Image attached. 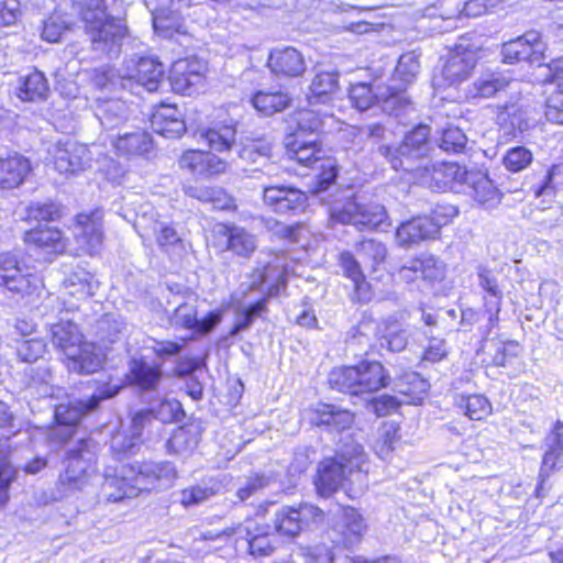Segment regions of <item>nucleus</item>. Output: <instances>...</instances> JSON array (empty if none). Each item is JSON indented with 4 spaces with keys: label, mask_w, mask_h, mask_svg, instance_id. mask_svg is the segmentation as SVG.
Here are the masks:
<instances>
[{
    "label": "nucleus",
    "mask_w": 563,
    "mask_h": 563,
    "mask_svg": "<svg viewBox=\"0 0 563 563\" xmlns=\"http://www.w3.org/2000/svg\"><path fill=\"white\" fill-rule=\"evenodd\" d=\"M91 51L97 57H119L129 35L123 0H88L80 10Z\"/></svg>",
    "instance_id": "nucleus-1"
},
{
    "label": "nucleus",
    "mask_w": 563,
    "mask_h": 563,
    "mask_svg": "<svg viewBox=\"0 0 563 563\" xmlns=\"http://www.w3.org/2000/svg\"><path fill=\"white\" fill-rule=\"evenodd\" d=\"M121 388L119 385L103 384L98 386L87 397L74 398L60 404L54 402V398L56 393H62V388L55 387L52 383L42 384L32 389V391H29V394L40 399L48 400V406L53 409L54 417L49 440L53 444H63L75 435L78 424L85 415L97 410L101 401L115 397Z\"/></svg>",
    "instance_id": "nucleus-2"
},
{
    "label": "nucleus",
    "mask_w": 563,
    "mask_h": 563,
    "mask_svg": "<svg viewBox=\"0 0 563 563\" xmlns=\"http://www.w3.org/2000/svg\"><path fill=\"white\" fill-rule=\"evenodd\" d=\"M111 467L103 475L102 494L108 501L133 498L143 490L167 487L176 478L175 465L168 461L144 462Z\"/></svg>",
    "instance_id": "nucleus-3"
},
{
    "label": "nucleus",
    "mask_w": 563,
    "mask_h": 563,
    "mask_svg": "<svg viewBox=\"0 0 563 563\" xmlns=\"http://www.w3.org/2000/svg\"><path fill=\"white\" fill-rule=\"evenodd\" d=\"M287 286V269L278 263H268L263 268H255L250 275V283L242 284L240 289L245 295L249 290H257L262 297L249 305L238 301L235 305V321L230 335L235 336L247 331L256 318L267 309V301L280 295Z\"/></svg>",
    "instance_id": "nucleus-4"
},
{
    "label": "nucleus",
    "mask_w": 563,
    "mask_h": 563,
    "mask_svg": "<svg viewBox=\"0 0 563 563\" xmlns=\"http://www.w3.org/2000/svg\"><path fill=\"white\" fill-rule=\"evenodd\" d=\"M366 462L364 448L353 438L341 440L333 456L321 460L313 476L319 498L329 499L349 481L354 472H361Z\"/></svg>",
    "instance_id": "nucleus-5"
},
{
    "label": "nucleus",
    "mask_w": 563,
    "mask_h": 563,
    "mask_svg": "<svg viewBox=\"0 0 563 563\" xmlns=\"http://www.w3.org/2000/svg\"><path fill=\"white\" fill-rule=\"evenodd\" d=\"M0 288L23 306L34 305L44 292L40 273L12 253L0 254Z\"/></svg>",
    "instance_id": "nucleus-6"
},
{
    "label": "nucleus",
    "mask_w": 563,
    "mask_h": 563,
    "mask_svg": "<svg viewBox=\"0 0 563 563\" xmlns=\"http://www.w3.org/2000/svg\"><path fill=\"white\" fill-rule=\"evenodd\" d=\"M52 343L69 360V368L79 374L97 372L103 362L100 350L84 340L78 325L71 321H62L51 329Z\"/></svg>",
    "instance_id": "nucleus-7"
},
{
    "label": "nucleus",
    "mask_w": 563,
    "mask_h": 563,
    "mask_svg": "<svg viewBox=\"0 0 563 563\" xmlns=\"http://www.w3.org/2000/svg\"><path fill=\"white\" fill-rule=\"evenodd\" d=\"M431 129L420 123L404 136L398 146L379 145L377 153L384 157L395 170L411 172L415 163L426 157L431 150Z\"/></svg>",
    "instance_id": "nucleus-8"
},
{
    "label": "nucleus",
    "mask_w": 563,
    "mask_h": 563,
    "mask_svg": "<svg viewBox=\"0 0 563 563\" xmlns=\"http://www.w3.org/2000/svg\"><path fill=\"white\" fill-rule=\"evenodd\" d=\"M98 443L88 438L79 439L66 451L65 471L59 482L70 490H82L97 472Z\"/></svg>",
    "instance_id": "nucleus-9"
},
{
    "label": "nucleus",
    "mask_w": 563,
    "mask_h": 563,
    "mask_svg": "<svg viewBox=\"0 0 563 563\" xmlns=\"http://www.w3.org/2000/svg\"><path fill=\"white\" fill-rule=\"evenodd\" d=\"M329 220L333 225H353L358 231H386L391 225L384 206L378 203H360L355 200H346L341 205L331 207Z\"/></svg>",
    "instance_id": "nucleus-10"
},
{
    "label": "nucleus",
    "mask_w": 563,
    "mask_h": 563,
    "mask_svg": "<svg viewBox=\"0 0 563 563\" xmlns=\"http://www.w3.org/2000/svg\"><path fill=\"white\" fill-rule=\"evenodd\" d=\"M324 511L310 503L282 506L274 515V530L283 537L294 539L301 532L321 526Z\"/></svg>",
    "instance_id": "nucleus-11"
},
{
    "label": "nucleus",
    "mask_w": 563,
    "mask_h": 563,
    "mask_svg": "<svg viewBox=\"0 0 563 563\" xmlns=\"http://www.w3.org/2000/svg\"><path fill=\"white\" fill-rule=\"evenodd\" d=\"M457 214L453 206L445 208V213L439 209L433 211V217L419 216L402 222L396 231V240L400 246L410 247L422 241L434 239L442 225L446 224L449 217Z\"/></svg>",
    "instance_id": "nucleus-12"
},
{
    "label": "nucleus",
    "mask_w": 563,
    "mask_h": 563,
    "mask_svg": "<svg viewBox=\"0 0 563 563\" xmlns=\"http://www.w3.org/2000/svg\"><path fill=\"white\" fill-rule=\"evenodd\" d=\"M225 533L235 536L236 540L245 541L247 552L253 558L269 556L278 547L276 532L264 521L249 519Z\"/></svg>",
    "instance_id": "nucleus-13"
},
{
    "label": "nucleus",
    "mask_w": 563,
    "mask_h": 563,
    "mask_svg": "<svg viewBox=\"0 0 563 563\" xmlns=\"http://www.w3.org/2000/svg\"><path fill=\"white\" fill-rule=\"evenodd\" d=\"M547 44L539 31L530 30L501 45L500 56L505 64L528 62L542 65L545 60Z\"/></svg>",
    "instance_id": "nucleus-14"
},
{
    "label": "nucleus",
    "mask_w": 563,
    "mask_h": 563,
    "mask_svg": "<svg viewBox=\"0 0 563 563\" xmlns=\"http://www.w3.org/2000/svg\"><path fill=\"white\" fill-rule=\"evenodd\" d=\"M206 70L207 64L198 58L176 60L168 76L172 89L180 95L195 93L205 81Z\"/></svg>",
    "instance_id": "nucleus-15"
},
{
    "label": "nucleus",
    "mask_w": 563,
    "mask_h": 563,
    "mask_svg": "<svg viewBox=\"0 0 563 563\" xmlns=\"http://www.w3.org/2000/svg\"><path fill=\"white\" fill-rule=\"evenodd\" d=\"M264 203L280 214H298L308 205V197L302 190L287 185L263 186Z\"/></svg>",
    "instance_id": "nucleus-16"
},
{
    "label": "nucleus",
    "mask_w": 563,
    "mask_h": 563,
    "mask_svg": "<svg viewBox=\"0 0 563 563\" xmlns=\"http://www.w3.org/2000/svg\"><path fill=\"white\" fill-rule=\"evenodd\" d=\"M125 71L129 87L135 81L150 92L158 90L165 76L164 65L153 56H135L125 60Z\"/></svg>",
    "instance_id": "nucleus-17"
},
{
    "label": "nucleus",
    "mask_w": 563,
    "mask_h": 563,
    "mask_svg": "<svg viewBox=\"0 0 563 563\" xmlns=\"http://www.w3.org/2000/svg\"><path fill=\"white\" fill-rule=\"evenodd\" d=\"M54 167L59 174L70 175L85 170L92 161L87 145L73 140L59 141L53 152Z\"/></svg>",
    "instance_id": "nucleus-18"
},
{
    "label": "nucleus",
    "mask_w": 563,
    "mask_h": 563,
    "mask_svg": "<svg viewBox=\"0 0 563 563\" xmlns=\"http://www.w3.org/2000/svg\"><path fill=\"white\" fill-rule=\"evenodd\" d=\"M273 147V139L267 135L246 137L238 144V156L247 165L261 166L253 168V172L269 175L275 169L272 163Z\"/></svg>",
    "instance_id": "nucleus-19"
},
{
    "label": "nucleus",
    "mask_w": 563,
    "mask_h": 563,
    "mask_svg": "<svg viewBox=\"0 0 563 563\" xmlns=\"http://www.w3.org/2000/svg\"><path fill=\"white\" fill-rule=\"evenodd\" d=\"M471 170L456 163L441 162L432 165L429 186L433 191L463 192Z\"/></svg>",
    "instance_id": "nucleus-20"
},
{
    "label": "nucleus",
    "mask_w": 563,
    "mask_h": 563,
    "mask_svg": "<svg viewBox=\"0 0 563 563\" xmlns=\"http://www.w3.org/2000/svg\"><path fill=\"white\" fill-rule=\"evenodd\" d=\"M477 280L479 288L485 292L484 312L489 327H495L499 319L504 291L498 282V274L483 265L477 267Z\"/></svg>",
    "instance_id": "nucleus-21"
},
{
    "label": "nucleus",
    "mask_w": 563,
    "mask_h": 563,
    "mask_svg": "<svg viewBox=\"0 0 563 563\" xmlns=\"http://www.w3.org/2000/svg\"><path fill=\"white\" fill-rule=\"evenodd\" d=\"M126 378L140 391H154L163 379L162 365L145 356H133L128 363Z\"/></svg>",
    "instance_id": "nucleus-22"
},
{
    "label": "nucleus",
    "mask_w": 563,
    "mask_h": 563,
    "mask_svg": "<svg viewBox=\"0 0 563 563\" xmlns=\"http://www.w3.org/2000/svg\"><path fill=\"white\" fill-rule=\"evenodd\" d=\"M365 530L362 515L353 507H345L332 529L333 542L351 549L361 542Z\"/></svg>",
    "instance_id": "nucleus-23"
},
{
    "label": "nucleus",
    "mask_w": 563,
    "mask_h": 563,
    "mask_svg": "<svg viewBox=\"0 0 563 563\" xmlns=\"http://www.w3.org/2000/svg\"><path fill=\"white\" fill-rule=\"evenodd\" d=\"M102 218L101 209H93L89 212H81L76 216L74 234L77 242L92 253L102 244Z\"/></svg>",
    "instance_id": "nucleus-24"
},
{
    "label": "nucleus",
    "mask_w": 563,
    "mask_h": 563,
    "mask_svg": "<svg viewBox=\"0 0 563 563\" xmlns=\"http://www.w3.org/2000/svg\"><path fill=\"white\" fill-rule=\"evenodd\" d=\"M267 66L278 78H296L306 71L302 54L292 46L271 51Z\"/></svg>",
    "instance_id": "nucleus-25"
},
{
    "label": "nucleus",
    "mask_w": 563,
    "mask_h": 563,
    "mask_svg": "<svg viewBox=\"0 0 563 563\" xmlns=\"http://www.w3.org/2000/svg\"><path fill=\"white\" fill-rule=\"evenodd\" d=\"M354 413L334 404L320 402L313 409L312 423L329 433H341L352 427Z\"/></svg>",
    "instance_id": "nucleus-26"
},
{
    "label": "nucleus",
    "mask_w": 563,
    "mask_h": 563,
    "mask_svg": "<svg viewBox=\"0 0 563 563\" xmlns=\"http://www.w3.org/2000/svg\"><path fill=\"white\" fill-rule=\"evenodd\" d=\"M238 122L232 119L213 122L211 126L198 131V141L216 152L230 151L235 142Z\"/></svg>",
    "instance_id": "nucleus-27"
},
{
    "label": "nucleus",
    "mask_w": 563,
    "mask_h": 563,
    "mask_svg": "<svg viewBox=\"0 0 563 563\" xmlns=\"http://www.w3.org/2000/svg\"><path fill=\"white\" fill-rule=\"evenodd\" d=\"M153 131L167 139L180 137L186 132L181 111L175 104L162 103L151 117Z\"/></svg>",
    "instance_id": "nucleus-28"
},
{
    "label": "nucleus",
    "mask_w": 563,
    "mask_h": 563,
    "mask_svg": "<svg viewBox=\"0 0 563 563\" xmlns=\"http://www.w3.org/2000/svg\"><path fill=\"white\" fill-rule=\"evenodd\" d=\"M463 194L473 197L475 201L487 208L498 205L501 199L499 189L487 173L477 169L471 170Z\"/></svg>",
    "instance_id": "nucleus-29"
},
{
    "label": "nucleus",
    "mask_w": 563,
    "mask_h": 563,
    "mask_svg": "<svg viewBox=\"0 0 563 563\" xmlns=\"http://www.w3.org/2000/svg\"><path fill=\"white\" fill-rule=\"evenodd\" d=\"M361 395H371L386 388L391 380L389 371L378 361L364 360L356 364Z\"/></svg>",
    "instance_id": "nucleus-30"
},
{
    "label": "nucleus",
    "mask_w": 563,
    "mask_h": 563,
    "mask_svg": "<svg viewBox=\"0 0 563 563\" xmlns=\"http://www.w3.org/2000/svg\"><path fill=\"white\" fill-rule=\"evenodd\" d=\"M286 155L289 159L312 168L325 157L318 137L299 139L298 135L294 140L288 137Z\"/></svg>",
    "instance_id": "nucleus-31"
},
{
    "label": "nucleus",
    "mask_w": 563,
    "mask_h": 563,
    "mask_svg": "<svg viewBox=\"0 0 563 563\" xmlns=\"http://www.w3.org/2000/svg\"><path fill=\"white\" fill-rule=\"evenodd\" d=\"M49 92L48 81L44 73L33 69L18 79L16 97L24 102H41L46 100Z\"/></svg>",
    "instance_id": "nucleus-32"
},
{
    "label": "nucleus",
    "mask_w": 563,
    "mask_h": 563,
    "mask_svg": "<svg viewBox=\"0 0 563 563\" xmlns=\"http://www.w3.org/2000/svg\"><path fill=\"white\" fill-rule=\"evenodd\" d=\"M510 80L500 71H486L475 78L466 88V96L471 99H487L504 91Z\"/></svg>",
    "instance_id": "nucleus-33"
},
{
    "label": "nucleus",
    "mask_w": 563,
    "mask_h": 563,
    "mask_svg": "<svg viewBox=\"0 0 563 563\" xmlns=\"http://www.w3.org/2000/svg\"><path fill=\"white\" fill-rule=\"evenodd\" d=\"M117 154L120 156H147L154 150L152 135L144 130L119 135L113 141Z\"/></svg>",
    "instance_id": "nucleus-34"
},
{
    "label": "nucleus",
    "mask_w": 563,
    "mask_h": 563,
    "mask_svg": "<svg viewBox=\"0 0 563 563\" xmlns=\"http://www.w3.org/2000/svg\"><path fill=\"white\" fill-rule=\"evenodd\" d=\"M219 234L225 236L227 250L243 260L251 258L257 247L256 238L244 228L225 224Z\"/></svg>",
    "instance_id": "nucleus-35"
},
{
    "label": "nucleus",
    "mask_w": 563,
    "mask_h": 563,
    "mask_svg": "<svg viewBox=\"0 0 563 563\" xmlns=\"http://www.w3.org/2000/svg\"><path fill=\"white\" fill-rule=\"evenodd\" d=\"M24 241L26 244L33 245L49 254L63 253L66 246L62 231L49 225H38L26 231Z\"/></svg>",
    "instance_id": "nucleus-36"
},
{
    "label": "nucleus",
    "mask_w": 563,
    "mask_h": 563,
    "mask_svg": "<svg viewBox=\"0 0 563 563\" xmlns=\"http://www.w3.org/2000/svg\"><path fill=\"white\" fill-rule=\"evenodd\" d=\"M183 191L186 197L196 199L202 203H209L213 209L229 210L233 207V199L220 187L205 186L200 184H185Z\"/></svg>",
    "instance_id": "nucleus-37"
},
{
    "label": "nucleus",
    "mask_w": 563,
    "mask_h": 563,
    "mask_svg": "<svg viewBox=\"0 0 563 563\" xmlns=\"http://www.w3.org/2000/svg\"><path fill=\"white\" fill-rule=\"evenodd\" d=\"M30 170L29 159L18 153L4 158L0 157V187L4 189L18 187Z\"/></svg>",
    "instance_id": "nucleus-38"
},
{
    "label": "nucleus",
    "mask_w": 563,
    "mask_h": 563,
    "mask_svg": "<svg viewBox=\"0 0 563 563\" xmlns=\"http://www.w3.org/2000/svg\"><path fill=\"white\" fill-rule=\"evenodd\" d=\"M338 71H320L313 77L307 93L310 106L327 104L339 88Z\"/></svg>",
    "instance_id": "nucleus-39"
},
{
    "label": "nucleus",
    "mask_w": 563,
    "mask_h": 563,
    "mask_svg": "<svg viewBox=\"0 0 563 563\" xmlns=\"http://www.w3.org/2000/svg\"><path fill=\"white\" fill-rule=\"evenodd\" d=\"M251 103L258 113L269 117L289 108L291 97L282 90H258L253 93Z\"/></svg>",
    "instance_id": "nucleus-40"
},
{
    "label": "nucleus",
    "mask_w": 563,
    "mask_h": 563,
    "mask_svg": "<svg viewBox=\"0 0 563 563\" xmlns=\"http://www.w3.org/2000/svg\"><path fill=\"white\" fill-rule=\"evenodd\" d=\"M476 65L472 53L451 54L442 68V78L446 85L453 86L465 80Z\"/></svg>",
    "instance_id": "nucleus-41"
},
{
    "label": "nucleus",
    "mask_w": 563,
    "mask_h": 563,
    "mask_svg": "<svg viewBox=\"0 0 563 563\" xmlns=\"http://www.w3.org/2000/svg\"><path fill=\"white\" fill-rule=\"evenodd\" d=\"M96 118L106 130H112L123 124L129 118V108L121 99H110L97 104Z\"/></svg>",
    "instance_id": "nucleus-42"
},
{
    "label": "nucleus",
    "mask_w": 563,
    "mask_h": 563,
    "mask_svg": "<svg viewBox=\"0 0 563 563\" xmlns=\"http://www.w3.org/2000/svg\"><path fill=\"white\" fill-rule=\"evenodd\" d=\"M497 124L506 135L516 136L517 133L527 131L530 126L527 111L517 103L506 104L497 113Z\"/></svg>",
    "instance_id": "nucleus-43"
},
{
    "label": "nucleus",
    "mask_w": 563,
    "mask_h": 563,
    "mask_svg": "<svg viewBox=\"0 0 563 563\" xmlns=\"http://www.w3.org/2000/svg\"><path fill=\"white\" fill-rule=\"evenodd\" d=\"M405 87L397 86H378V103L383 112L388 115L398 117L410 107V100L406 96Z\"/></svg>",
    "instance_id": "nucleus-44"
},
{
    "label": "nucleus",
    "mask_w": 563,
    "mask_h": 563,
    "mask_svg": "<svg viewBox=\"0 0 563 563\" xmlns=\"http://www.w3.org/2000/svg\"><path fill=\"white\" fill-rule=\"evenodd\" d=\"M175 10L170 8H155L152 10V22L156 33L164 37H174V34L185 33L184 25L177 13L179 9L178 3Z\"/></svg>",
    "instance_id": "nucleus-45"
},
{
    "label": "nucleus",
    "mask_w": 563,
    "mask_h": 563,
    "mask_svg": "<svg viewBox=\"0 0 563 563\" xmlns=\"http://www.w3.org/2000/svg\"><path fill=\"white\" fill-rule=\"evenodd\" d=\"M356 365L340 366L333 368L328 376L331 389L349 394L351 396H360V380Z\"/></svg>",
    "instance_id": "nucleus-46"
},
{
    "label": "nucleus",
    "mask_w": 563,
    "mask_h": 563,
    "mask_svg": "<svg viewBox=\"0 0 563 563\" xmlns=\"http://www.w3.org/2000/svg\"><path fill=\"white\" fill-rule=\"evenodd\" d=\"M91 81L96 88L109 92H117L129 87L126 71L120 73L110 65H102L93 69Z\"/></svg>",
    "instance_id": "nucleus-47"
},
{
    "label": "nucleus",
    "mask_w": 563,
    "mask_h": 563,
    "mask_svg": "<svg viewBox=\"0 0 563 563\" xmlns=\"http://www.w3.org/2000/svg\"><path fill=\"white\" fill-rule=\"evenodd\" d=\"M13 349L18 361L29 364L44 358L48 353L46 340L40 336L13 339Z\"/></svg>",
    "instance_id": "nucleus-48"
},
{
    "label": "nucleus",
    "mask_w": 563,
    "mask_h": 563,
    "mask_svg": "<svg viewBox=\"0 0 563 563\" xmlns=\"http://www.w3.org/2000/svg\"><path fill=\"white\" fill-rule=\"evenodd\" d=\"M154 420L162 423L183 421L186 413L180 401L174 398H161L150 404L147 407Z\"/></svg>",
    "instance_id": "nucleus-49"
},
{
    "label": "nucleus",
    "mask_w": 563,
    "mask_h": 563,
    "mask_svg": "<svg viewBox=\"0 0 563 563\" xmlns=\"http://www.w3.org/2000/svg\"><path fill=\"white\" fill-rule=\"evenodd\" d=\"M142 443L143 440H140L139 437L130 430L119 431L111 438L110 452L117 461L122 462L129 456L136 454Z\"/></svg>",
    "instance_id": "nucleus-50"
},
{
    "label": "nucleus",
    "mask_w": 563,
    "mask_h": 563,
    "mask_svg": "<svg viewBox=\"0 0 563 563\" xmlns=\"http://www.w3.org/2000/svg\"><path fill=\"white\" fill-rule=\"evenodd\" d=\"M420 71L419 55L416 52H407L400 55L393 75V81L407 88L412 84Z\"/></svg>",
    "instance_id": "nucleus-51"
},
{
    "label": "nucleus",
    "mask_w": 563,
    "mask_h": 563,
    "mask_svg": "<svg viewBox=\"0 0 563 563\" xmlns=\"http://www.w3.org/2000/svg\"><path fill=\"white\" fill-rule=\"evenodd\" d=\"M155 241L166 253H179L185 250L184 240L174 223L157 222L154 227Z\"/></svg>",
    "instance_id": "nucleus-52"
},
{
    "label": "nucleus",
    "mask_w": 563,
    "mask_h": 563,
    "mask_svg": "<svg viewBox=\"0 0 563 563\" xmlns=\"http://www.w3.org/2000/svg\"><path fill=\"white\" fill-rule=\"evenodd\" d=\"M296 122V130L292 133V137L298 135L299 139H306V136L318 137V133L322 130V120L320 115L312 110H300L298 111L292 120ZM289 139L291 135L288 136Z\"/></svg>",
    "instance_id": "nucleus-53"
},
{
    "label": "nucleus",
    "mask_w": 563,
    "mask_h": 563,
    "mask_svg": "<svg viewBox=\"0 0 563 563\" xmlns=\"http://www.w3.org/2000/svg\"><path fill=\"white\" fill-rule=\"evenodd\" d=\"M349 98L354 108L360 111H366L378 103V87L367 82H357L350 87Z\"/></svg>",
    "instance_id": "nucleus-54"
},
{
    "label": "nucleus",
    "mask_w": 563,
    "mask_h": 563,
    "mask_svg": "<svg viewBox=\"0 0 563 563\" xmlns=\"http://www.w3.org/2000/svg\"><path fill=\"white\" fill-rule=\"evenodd\" d=\"M314 168L317 174L314 175L313 191L321 194L335 184L339 175L338 164L334 158L325 156Z\"/></svg>",
    "instance_id": "nucleus-55"
},
{
    "label": "nucleus",
    "mask_w": 563,
    "mask_h": 563,
    "mask_svg": "<svg viewBox=\"0 0 563 563\" xmlns=\"http://www.w3.org/2000/svg\"><path fill=\"white\" fill-rule=\"evenodd\" d=\"M457 405L471 420H482L492 411L489 400L483 395H462L457 400Z\"/></svg>",
    "instance_id": "nucleus-56"
},
{
    "label": "nucleus",
    "mask_w": 563,
    "mask_h": 563,
    "mask_svg": "<svg viewBox=\"0 0 563 563\" xmlns=\"http://www.w3.org/2000/svg\"><path fill=\"white\" fill-rule=\"evenodd\" d=\"M71 24L73 21L68 16L53 13L43 21L41 37L48 43H57L65 32L70 29Z\"/></svg>",
    "instance_id": "nucleus-57"
},
{
    "label": "nucleus",
    "mask_w": 563,
    "mask_h": 563,
    "mask_svg": "<svg viewBox=\"0 0 563 563\" xmlns=\"http://www.w3.org/2000/svg\"><path fill=\"white\" fill-rule=\"evenodd\" d=\"M468 139L457 126L449 125L442 130L439 147L446 153L462 154L466 152Z\"/></svg>",
    "instance_id": "nucleus-58"
},
{
    "label": "nucleus",
    "mask_w": 563,
    "mask_h": 563,
    "mask_svg": "<svg viewBox=\"0 0 563 563\" xmlns=\"http://www.w3.org/2000/svg\"><path fill=\"white\" fill-rule=\"evenodd\" d=\"M196 434L185 427L177 428L166 442V450L170 454H185L196 448Z\"/></svg>",
    "instance_id": "nucleus-59"
},
{
    "label": "nucleus",
    "mask_w": 563,
    "mask_h": 563,
    "mask_svg": "<svg viewBox=\"0 0 563 563\" xmlns=\"http://www.w3.org/2000/svg\"><path fill=\"white\" fill-rule=\"evenodd\" d=\"M355 250L363 261L372 263L373 268L384 263L388 253L384 243L373 239L361 241L355 245Z\"/></svg>",
    "instance_id": "nucleus-60"
},
{
    "label": "nucleus",
    "mask_w": 563,
    "mask_h": 563,
    "mask_svg": "<svg viewBox=\"0 0 563 563\" xmlns=\"http://www.w3.org/2000/svg\"><path fill=\"white\" fill-rule=\"evenodd\" d=\"M533 161L532 152L521 145L510 147L503 156L505 168L511 173H519L527 168Z\"/></svg>",
    "instance_id": "nucleus-61"
},
{
    "label": "nucleus",
    "mask_w": 563,
    "mask_h": 563,
    "mask_svg": "<svg viewBox=\"0 0 563 563\" xmlns=\"http://www.w3.org/2000/svg\"><path fill=\"white\" fill-rule=\"evenodd\" d=\"M413 267L419 269L420 277L431 283L442 280L444 277V265L432 255L422 254L413 258Z\"/></svg>",
    "instance_id": "nucleus-62"
},
{
    "label": "nucleus",
    "mask_w": 563,
    "mask_h": 563,
    "mask_svg": "<svg viewBox=\"0 0 563 563\" xmlns=\"http://www.w3.org/2000/svg\"><path fill=\"white\" fill-rule=\"evenodd\" d=\"M97 327L100 340L108 343L117 342L125 329L124 322L113 314H104Z\"/></svg>",
    "instance_id": "nucleus-63"
},
{
    "label": "nucleus",
    "mask_w": 563,
    "mask_h": 563,
    "mask_svg": "<svg viewBox=\"0 0 563 563\" xmlns=\"http://www.w3.org/2000/svg\"><path fill=\"white\" fill-rule=\"evenodd\" d=\"M170 324L177 328L194 330V327L197 325L196 306L188 300L179 302L170 317Z\"/></svg>",
    "instance_id": "nucleus-64"
}]
</instances>
